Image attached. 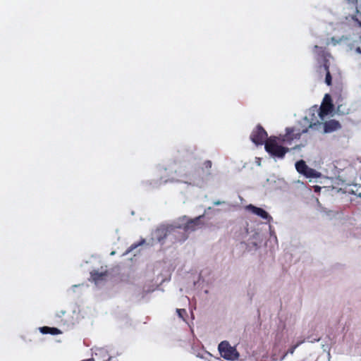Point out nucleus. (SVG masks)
I'll use <instances>...</instances> for the list:
<instances>
[{"instance_id": "obj_16", "label": "nucleus", "mask_w": 361, "mask_h": 361, "mask_svg": "<svg viewBox=\"0 0 361 361\" xmlns=\"http://www.w3.org/2000/svg\"><path fill=\"white\" fill-rule=\"evenodd\" d=\"M326 71V78H325V82L327 85H331L332 82V77L329 69H324Z\"/></svg>"}, {"instance_id": "obj_11", "label": "nucleus", "mask_w": 361, "mask_h": 361, "mask_svg": "<svg viewBox=\"0 0 361 361\" xmlns=\"http://www.w3.org/2000/svg\"><path fill=\"white\" fill-rule=\"evenodd\" d=\"M348 4H352L356 7L357 16H349L345 17V21L353 20L358 27H361V5L357 6V0H345ZM347 24V22H342Z\"/></svg>"}, {"instance_id": "obj_10", "label": "nucleus", "mask_w": 361, "mask_h": 361, "mask_svg": "<svg viewBox=\"0 0 361 361\" xmlns=\"http://www.w3.org/2000/svg\"><path fill=\"white\" fill-rule=\"evenodd\" d=\"M297 171L307 178L317 177L316 171L313 169L309 168L303 160H300L295 163Z\"/></svg>"}, {"instance_id": "obj_7", "label": "nucleus", "mask_w": 361, "mask_h": 361, "mask_svg": "<svg viewBox=\"0 0 361 361\" xmlns=\"http://www.w3.org/2000/svg\"><path fill=\"white\" fill-rule=\"evenodd\" d=\"M109 274L106 269L103 267L101 270H94L90 273L91 280L95 283L96 286H99L103 285L109 279Z\"/></svg>"}, {"instance_id": "obj_26", "label": "nucleus", "mask_w": 361, "mask_h": 361, "mask_svg": "<svg viewBox=\"0 0 361 361\" xmlns=\"http://www.w3.org/2000/svg\"><path fill=\"white\" fill-rule=\"evenodd\" d=\"M360 196L361 197V194L360 195Z\"/></svg>"}, {"instance_id": "obj_5", "label": "nucleus", "mask_w": 361, "mask_h": 361, "mask_svg": "<svg viewBox=\"0 0 361 361\" xmlns=\"http://www.w3.org/2000/svg\"><path fill=\"white\" fill-rule=\"evenodd\" d=\"M268 138L267 131L260 124H258L250 134V140L256 145H264Z\"/></svg>"}, {"instance_id": "obj_20", "label": "nucleus", "mask_w": 361, "mask_h": 361, "mask_svg": "<svg viewBox=\"0 0 361 361\" xmlns=\"http://www.w3.org/2000/svg\"><path fill=\"white\" fill-rule=\"evenodd\" d=\"M212 161H204V167L207 169H211L212 168Z\"/></svg>"}, {"instance_id": "obj_3", "label": "nucleus", "mask_w": 361, "mask_h": 361, "mask_svg": "<svg viewBox=\"0 0 361 361\" xmlns=\"http://www.w3.org/2000/svg\"><path fill=\"white\" fill-rule=\"evenodd\" d=\"M218 349L221 356L227 360H235L239 357L240 355L236 348L226 341L221 342Z\"/></svg>"}, {"instance_id": "obj_25", "label": "nucleus", "mask_w": 361, "mask_h": 361, "mask_svg": "<svg viewBox=\"0 0 361 361\" xmlns=\"http://www.w3.org/2000/svg\"><path fill=\"white\" fill-rule=\"evenodd\" d=\"M111 255H115V252H114V251L111 252Z\"/></svg>"}, {"instance_id": "obj_6", "label": "nucleus", "mask_w": 361, "mask_h": 361, "mask_svg": "<svg viewBox=\"0 0 361 361\" xmlns=\"http://www.w3.org/2000/svg\"><path fill=\"white\" fill-rule=\"evenodd\" d=\"M246 210L261 218L264 221L263 224L270 225L273 221L272 217L264 209L249 204L245 207Z\"/></svg>"}, {"instance_id": "obj_19", "label": "nucleus", "mask_w": 361, "mask_h": 361, "mask_svg": "<svg viewBox=\"0 0 361 361\" xmlns=\"http://www.w3.org/2000/svg\"><path fill=\"white\" fill-rule=\"evenodd\" d=\"M302 342H300L299 343H298L297 345L293 346L291 348L289 349L288 350V353H290V354H293L295 351V350L296 349V348L300 344L302 343Z\"/></svg>"}, {"instance_id": "obj_1", "label": "nucleus", "mask_w": 361, "mask_h": 361, "mask_svg": "<svg viewBox=\"0 0 361 361\" xmlns=\"http://www.w3.org/2000/svg\"><path fill=\"white\" fill-rule=\"evenodd\" d=\"M279 143H282L280 135L279 137L270 136L264 142V149L271 157L283 159L289 149L279 145Z\"/></svg>"}, {"instance_id": "obj_24", "label": "nucleus", "mask_w": 361, "mask_h": 361, "mask_svg": "<svg viewBox=\"0 0 361 361\" xmlns=\"http://www.w3.org/2000/svg\"><path fill=\"white\" fill-rule=\"evenodd\" d=\"M185 239H186V237L185 236V237H183V238L180 239V240H185Z\"/></svg>"}, {"instance_id": "obj_17", "label": "nucleus", "mask_w": 361, "mask_h": 361, "mask_svg": "<svg viewBox=\"0 0 361 361\" xmlns=\"http://www.w3.org/2000/svg\"><path fill=\"white\" fill-rule=\"evenodd\" d=\"M176 312L180 318L185 320V316L187 314V312L185 309H177Z\"/></svg>"}, {"instance_id": "obj_12", "label": "nucleus", "mask_w": 361, "mask_h": 361, "mask_svg": "<svg viewBox=\"0 0 361 361\" xmlns=\"http://www.w3.org/2000/svg\"><path fill=\"white\" fill-rule=\"evenodd\" d=\"M341 128L340 123L336 120H330L324 123V132L329 133Z\"/></svg>"}, {"instance_id": "obj_8", "label": "nucleus", "mask_w": 361, "mask_h": 361, "mask_svg": "<svg viewBox=\"0 0 361 361\" xmlns=\"http://www.w3.org/2000/svg\"><path fill=\"white\" fill-rule=\"evenodd\" d=\"M334 109L331 97L329 94H325L322 105L319 110V116L323 119L324 116L329 114Z\"/></svg>"}, {"instance_id": "obj_13", "label": "nucleus", "mask_w": 361, "mask_h": 361, "mask_svg": "<svg viewBox=\"0 0 361 361\" xmlns=\"http://www.w3.org/2000/svg\"><path fill=\"white\" fill-rule=\"evenodd\" d=\"M166 233L165 227H159L153 233L152 240L156 239L158 242L162 243L163 239L166 236Z\"/></svg>"}, {"instance_id": "obj_23", "label": "nucleus", "mask_w": 361, "mask_h": 361, "mask_svg": "<svg viewBox=\"0 0 361 361\" xmlns=\"http://www.w3.org/2000/svg\"><path fill=\"white\" fill-rule=\"evenodd\" d=\"M204 354L208 355V356H212V355L209 353H208V352H206Z\"/></svg>"}, {"instance_id": "obj_14", "label": "nucleus", "mask_w": 361, "mask_h": 361, "mask_svg": "<svg viewBox=\"0 0 361 361\" xmlns=\"http://www.w3.org/2000/svg\"><path fill=\"white\" fill-rule=\"evenodd\" d=\"M40 332L43 334H50L52 335H56L61 333L60 330L56 328H50L47 326H44L39 328Z\"/></svg>"}, {"instance_id": "obj_2", "label": "nucleus", "mask_w": 361, "mask_h": 361, "mask_svg": "<svg viewBox=\"0 0 361 361\" xmlns=\"http://www.w3.org/2000/svg\"><path fill=\"white\" fill-rule=\"evenodd\" d=\"M245 228L247 234H252L247 238V250L248 252L256 251L262 246L264 242V238L262 235L255 231L254 227H250V230L248 228Z\"/></svg>"}, {"instance_id": "obj_18", "label": "nucleus", "mask_w": 361, "mask_h": 361, "mask_svg": "<svg viewBox=\"0 0 361 361\" xmlns=\"http://www.w3.org/2000/svg\"><path fill=\"white\" fill-rule=\"evenodd\" d=\"M190 227H181V226H179V227H173V233H176V232H179L178 231H176V229H180V230H182L183 232H186L188 228H190Z\"/></svg>"}, {"instance_id": "obj_21", "label": "nucleus", "mask_w": 361, "mask_h": 361, "mask_svg": "<svg viewBox=\"0 0 361 361\" xmlns=\"http://www.w3.org/2000/svg\"><path fill=\"white\" fill-rule=\"evenodd\" d=\"M271 238H273L275 241H277L276 236L274 234L271 233Z\"/></svg>"}, {"instance_id": "obj_4", "label": "nucleus", "mask_w": 361, "mask_h": 361, "mask_svg": "<svg viewBox=\"0 0 361 361\" xmlns=\"http://www.w3.org/2000/svg\"><path fill=\"white\" fill-rule=\"evenodd\" d=\"M307 132V128L300 130L293 127L286 128V133L284 135H280L281 142L285 144H290L293 140L300 139L302 134Z\"/></svg>"}, {"instance_id": "obj_22", "label": "nucleus", "mask_w": 361, "mask_h": 361, "mask_svg": "<svg viewBox=\"0 0 361 361\" xmlns=\"http://www.w3.org/2000/svg\"><path fill=\"white\" fill-rule=\"evenodd\" d=\"M356 52H357V53H359V54H361V49H360V47H357V48L356 49Z\"/></svg>"}, {"instance_id": "obj_15", "label": "nucleus", "mask_w": 361, "mask_h": 361, "mask_svg": "<svg viewBox=\"0 0 361 361\" xmlns=\"http://www.w3.org/2000/svg\"><path fill=\"white\" fill-rule=\"evenodd\" d=\"M145 242V240L144 239H142L139 243H134V244L131 245V246L126 250V252L123 255H127L128 253L131 252L133 250H134L136 247H137L138 246L144 244Z\"/></svg>"}, {"instance_id": "obj_9", "label": "nucleus", "mask_w": 361, "mask_h": 361, "mask_svg": "<svg viewBox=\"0 0 361 361\" xmlns=\"http://www.w3.org/2000/svg\"><path fill=\"white\" fill-rule=\"evenodd\" d=\"M314 49L317 56V61L319 63H322L324 69H329L330 54L326 51L325 48L317 45L314 46Z\"/></svg>"}]
</instances>
